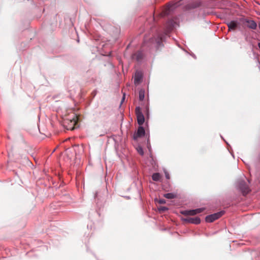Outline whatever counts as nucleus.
<instances>
[{"label":"nucleus","instance_id":"2","mask_svg":"<svg viewBox=\"0 0 260 260\" xmlns=\"http://www.w3.org/2000/svg\"><path fill=\"white\" fill-rule=\"evenodd\" d=\"M135 113L137 116L138 123L139 125H142L144 122L145 118L140 107L136 108Z\"/></svg>","mask_w":260,"mask_h":260},{"label":"nucleus","instance_id":"9","mask_svg":"<svg viewBox=\"0 0 260 260\" xmlns=\"http://www.w3.org/2000/svg\"><path fill=\"white\" fill-rule=\"evenodd\" d=\"M184 220L187 222L194 224H199L201 222V220L199 217H188L185 218Z\"/></svg>","mask_w":260,"mask_h":260},{"label":"nucleus","instance_id":"11","mask_svg":"<svg viewBox=\"0 0 260 260\" xmlns=\"http://www.w3.org/2000/svg\"><path fill=\"white\" fill-rule=\"evenodd\" d=\"M145 97V90L143 89H141L139 93V99L141 101H143Z\"/></svg>","mask_w":260,"mask_h":260},{"label":"nucleus","instance_id":"22","mask_svg":"<svg viewBox=\"0 0 260 260\" xmlns=\"http://www.w3.org/2000/svg\"><path fill=\"white\" fill-rule=\"evenodd\" d=\"M124 100V97L123 96L122 100V101H123Z\"/></svg>","mask_w":260,"mask_h":260},{"label":"nucleus","instance_id":"16","mask_svg":"<svg viewBox=\"0 0 260 260\" xmlns=\"http://www.w3.org/2000/svg\"><path fill=\"white\" fill-rule=\"evenodd\" d=\"M138 153L141 154V155H143V149L141 147H139L137 149Z\"/></svg>","mask_w":260,"mask_h":260},{"label":"nucleus","instance_id":"21","mask_svg":"<svg viewBox=\"0 0 260 260\" xmlns=\"http://www.w3.org/2000/svg\"><path fill=\"white\" fill-rule=\"evenodd\" d=\"M258 47L260 49V42L258 43Z\"/></svg>","mask_w":260,"mask_h":260},{"label":"nucleus","instance_id":"7","mask_svg":"<svg viewBox=\"0 0 260 260\" xmlns=\"http://www.w3.org/2000/svg\"><path fill=\"white\" fill-rule=\"evenodd\" d=\"M143 74L142 72L137 71L134 76V83L136 85L139 84L142 80Z\"/></svg>","mask_w":260,"mask_h":260},{"label":"nucleus","instance_id":"12","mask_svg":"<svg viewBox=\"0 0 260 260\" xmlns=\"http://www.w3.org/2000/svg\"><path fill=\"white\" fill-rule=\"evenodd\" d=\"M167 8L163 12L164 15H168L169 13V12L173 10V5H171L169 4L167 6Z\"/></svg>","mask_w":260,"mask_h":260},{"label":"nucleus","instance_id":"20","mask_svg":"<svg viewBox=\"0 0 260 260\" xmlns=\"http://www.w3.org/2000/svg\"><path fill=\"white\" fill-rule=\"evenodd\" d=\"M146 113H147V114L148 115V108H146Z\"/></svg>","mask_w":260,"mask_h":260},{"label":"nucleus","instance_id":"6","mask_svg":"<svg viewBox=\"0 0 260 260\" xmlns=\"http://www.w3.org/2000/svg\"><path fill=\"white\" fill-rule=\"evenodd\" d=\"M204 210V208H198L194 210H184L181 212V213L185 216H193L197 214L202 212Z\"/></svg>","mask_w":260,"mask_h":260},{"label":"nucleus","instance_id":"19","mask_svg":"<svg viewBox=\"0 0 260 260\" xmlns=\"http://www.w3.org/2000/svg\"><path fill=\"white\" fill-rule=\"evenodd\" d=\"M159 203L160 204H164V203H166V202H165V200H164V199H161V200H159Z\"/></svg>","mask_w":260,"mask_h":260},{"label":"nucleus","instance_id":"5","mask_svg":"<svg viewBox=\"0 0 260 260\" xmlns=\"http://www.w3.org/2000/svg\"><path fill=\"white\" fill-rule=\"evenodd\" d=\"M241 21L244 23L246 24L247 27L251 29H255L257 27L256 23L253 20L242 18Z\"/></svg>","mask_w":260,"mask_h":260},{"label":"nucleus","instance_id":"23","mask_svg":"<svg viewBox=\"0 0 260 260\" xmlns=\"http://www.w3.org/2000/svg\"><path fill=\"white\" fill-rule=\"evenodd\" d=\"M258 26H259V29H260V22L258 24Z\"/></svg>","mask_w":260,"mask_h":260},{"label":"nucleus","instance_id":"15","mask_svg":"<svg viewBox=\"0 0 260 260\" xmlns=\"http://www.w3.org/2000/svg\"><path fill=\"white\" fill-rule=\"evenodd\" d=\"M164 197L169 199H174L176 197V195L173 193H168L164 194Z\"/></svg>","mask_w":260,"mask_h":260},{"label":"nucleus","instance_id":"13","mask_svg":"<svg viewBox=\"0 0 260 260\" xmlns=\"http://www.w3.org/2000/svg\"><path fill=\"white\" fill-rule=\"evenodd\" d=\"M133 57L139 61L142 58V54L140 52H138L134 54Z\"/></svg>","mask_w":260,"mask_h":260},{"label":"nucleus","instance_id":"18","mask_svg":"<svg viewBox=\"0 0 260 260\" xmlns=\"http://www.w3.org/2000/svg\"><path fill=\"white\" fill-rule=\"evenodd\" d=\"M165 176H166V178L168 179H169L170 175H169V174L168 173V172H167V171H165Z\"/></svg>","mask_w":260,"mask_h":260},{"label":"nucleus","instance_id":"3","mask_svg":"<svg viewBox=\"0 0 260 260\" xmlns=\"http://www.w3.org/2000/svg\"><path fill=\"white\" fill-rule=\"evenodd\" d=\"M239 187L242 191L243 195H246L249 192L250 189L248 186L246 184L244 180H240L239 181Z\"/></svg>","mask_w":260,"mask_h":260},{"label":"nucleus","instance_id":"17","mask_svg":"<svg viewBox=\"0 0 260 260\" xmlns=\"http://www.w3.org/2000/svg\"><path fill=\"white\" fill-rule=\"evenodd\" d=\"M159 210L160 211H161L162 212H165L166 211V210H168V208L166 207H161L159 208Z\"/></svg>","mask_w":260,"mask_h":260},{"label":"nucleus","instance_id":"14","mask_svg":"<svg viewBox=\"0 0 260 260\" xmlns=\"http://www.w3.org/2000/svg\"><path fill=\"white\" fill-rule=\"evenodd\" d=\"M152 178L153 180L157 181L160 179V175L158 173H154L152 176Z\"/></svg>","mask_w":260,"mask_h":260},{"label":"nucleus","instance_id":"4","mask_svg":"<svg viewBox=\"0 0 260 260\" xmlns=\"http://www.w3.org/2000/svg\"><path fill=\"white\" fill-rule=\"evenodd\" d=\"M224 213V211H220L213 214L209 215L206 217V221L207 222H212L215 220L220 218L222 215H223Z\"/></svg>","mask_w":260,"mask_h":260},{"label":"nucleus","instance_id":"1","mask_svg":"<svg viewBox=\"0 0 260 260\" xmlns=\"http://www.w3.org/2000/svg\"><path fill=\"white\" fill-rule=\"evenodd\" d=\"M78 116L74 113L71 116L69 115L63 121V126L68 130L72 131L74 129L75 126L78 121Z\"/></svg>","mask_w":260,"mask_h":260},{"label":"nucleus","instance_id":"8","mask_svg":"<svg viewBox=\"0 0 260 260\" xmlns=\"http://www.w3.org/2000/svg\"><path fill=\"white\" fill-rule=\"evenodd\" d=\"M145 135V130L142 126H139L138 128L137 132L134 134V139H137L138 138L141 137Z\"/></svg>","mask_w":260,"mask_h":260},{"label":"nucleus","instance_id":"10","mask_svg":"<svg viewBox=\"0 0 260 260\" xmlns=\"http://www.w3.org/2000/svg\"><path fill=\"white\" fill-rule=\"evenodd\" d=\"M229 27V30H235L238 26V22L236 21H231L227 23Z\"/></svg>","mask_w":260,"mask_h":260}]
</instances>
